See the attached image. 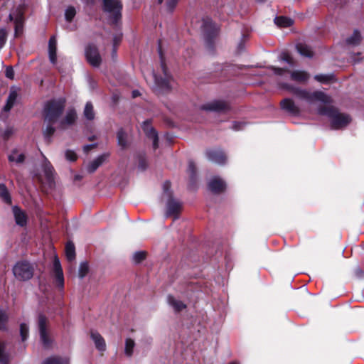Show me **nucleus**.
Listing matches in <instances>:
<instances>
[{"mask_svg":"<svg viewBox=\"0 0 364 364\" xmlns=\"http://www.w3.org/2000/svg\"><path fill=\"white\" fill-rule=\"evenodd\" d=\"M118 144L122 148H125L127 146V134L123 129H120L117 132Z\"/></svg>","mask_w":364,"mask_h":364,"instance_id":"c9c22d12","label":"nucleus"},{"mask_svg":"<svg viewBox=\"0 0 364 364\" xmlns=\"http://www.w3.org/2000/svg\"><path fill=\"white\" fill-rule=\"evenodd\" d=\"M296 50L298 53L302 56L311 58L314 55V52L311 47L305 43H298L296 45Z\"/></svg>","mask_w":364,"mask_h":364,"instance_id":"393cba45","label":"nucleus"},{"mask_svg":"<svg viewBox=\"0 0 364 364\" xmlns=\"http://www.w3.org/2000/svg\"><path fill=\"white\" fill-rule=\"evenodd\" d=\"M65 255L68 261L73 262L75 259V245L72 242H68L65 245Z\"/></svg>","mask_w":364,"mask_h":364,"instance_id":"c756f323","label":"nucleus"},{"mask_svg":"<svg viewBox=\"0 0 364 364\" xmlns=\"http://www.w3.org/2000/svg\"><path fill=\"white\" fill-rule=\"evenodd\" d=\"M91 338L95 343V347L100 351L106 350V343L102 336L96 331H92L90 334Z\"/></svg>","mask_w":364,"mask_h":364,"instance_id":"aec40b11","label":"nucleus"},{"mask_svg":"<svg viewBox=\"0 0 364 364\" xmlns=\"http://www.w3.org/2000/svg\"><path fill=\"white\" fill-rule=\"evenodd\" d=\"M53 272L58 287L62 290L64 287V277L60 260L57 256L53 260Z\"/></svg>","mask_w":364,"mask_h":364,"instance_id":"1a4fd4ad","label":"nucleus"},{"mask_svg":"<svg viewBox=\"0 0 364 364\" xmlns=\"http://www.w3.org/2000/svg\"><path fill=\"white\" fill-rule=\"evenodd\" d=\"M0 198L7 204L11 203V198L6 186L0 183Z\"/></svg>","mask_w":364,"mask_h":364,"instance_id":"2f4dec72","label":"nucleus"},{"mask_svg":"<svg viewBox=\"0 0 364 364\" xmlns=\"http://www.w3.org/2000/svg\"><path fill=\"white\" fill-rule=\"evenodd\" d=\"M65 100L64 99L53 100L48 101L44 107V120L46 123H55L65 109Z\"/></svg>","mask_w":364,"mask_h":364,"instance_id":"7ed1b4c3","label":"nucleus"},{"mask_svg":"<svg viewBox=\"0 0 364 364\" xmlns=\"http://www.w3.org/2000/svg\"><path fill=\"white\" fill-rule=\"evenodd\" d=\"M89 270L88 265L86 262H82L80 264L78 274L80 278H83L87 274Z\"/></svg>","mask_w":364,"mask_h":364,"instance_id":"58836bf2","label":"nucleus"},{"mask_svg":"<svg viewBox=\"0 0 364 364\" xmlns=\"http://www.w3.org/2000/svg\"><path fill=\"white\" fill-rule=\"evenodd\" d=\"M202 109L207 111L224 112L229 109V105L224 101L216 100L203 105Z\"/></svg>","mask_w":364,"mask_h":364,"instance_id":"ddd939ff","label":"nucleus"},{"mask_svg":"<svg viewBox=\"0 0 364 364\" xmlns=\"http://www.w3.org/2000/svg\"><path fill=\"white\" fill-rule=\"evenodd\" d=\"M159 52L161 58V68L164 73V77H159L154 73L152 74L155 85L161 90H167L171 88V77L168 74L165 63L163 60L161 46H159Z\"/></svg>","mask_w":364,"mask_h":364,"instance_id":"423d86ee","label":"nucleus"},{"mask_svg":"<svg viewBox=\"0 0 364 364\" xmlns=\"http://www.w3.org/2000/svg\"><path fill=\"white\" fill-rule=\"evenodd\" d=\"M93 147V145H86L84 146V150L85 151H88L89 150H90Z\"/></svg>","mask_w":364,"mask_h":364,"instance_id":"4d7b16f0","label":"nucleus"},{"mask_svg":"<svg viewBox=\"0 0 364 364\" xmlns=\"http://www.w3.org/2000/svg\"><path fill=\"white\" fill-rule=\"evenodd\" d=\"M346 0H328V6L331 7H337L345 4Z\"/></svg>","mask_w":364,"mask_h":364,"instance_id":"a18cd8bd","label":"nucleus"},{"mask_svg":"<svg viewBox=\"0 0 364 364\" xmlns=\"http://www.w3.org/2000/svg\"><path fill=\"white\" fill-rule=\"evenodd\" d=\"M282 60L287 62L290 65H293L292 58L287 53H284L282 56Z\"/></svg>","mask_w":364,"mask_h":364,"instance_id":"09e8293b","label":"nucleus"},{"mask_svg":"<svg viewBox=\"0 0 364 364\" xmlns=\"http://www.w3.org/2000/svg\"><path fill=\"white\" fill-rule=\"evenodd\" d=\"M57 41L55 36H51L48 42V54L51 63L55 64L57 61L56 55Z\"/></svg>","mask_w":364,"mask_h":364,"instance_id":"a211bd4d","label":"nucleus"},{"mask_svg":"<svg viewBox=\"0 0 364 364\" xmlns=\"http://www.w3.org/2000/svg\"><path fill=\"white\" fill-rule=\"evenodd\" d=\"M206 156L208 160L218 164H224L226 161V156L219 149H211L206 151Z\"/></svg>","mask_w":364,"mask_h":364,"instance_id":"4468645a","label":"nucleus"},{"mask_svg":"<svg viewBox=\"0 0 364 364\" xmlns=\"http://www.w3.org/2000/svg\"><path fill=\"white\" fill-rule=\"evenodd\" d=\"M331 76L326 75H316L314 77V79L318 82L326 83L330 81Z\"/></svg>","mask_w":364,"mask_h":364,"instance_id":"37998d69","label":"nucleus"},{"mask_svg":"<svg viewBox=\"0 0 364 364\" xmlns=\"http://www.w3.org/2000/svg\"><path fill=\"white\" fill-rule=\"evenodd\" d=\"M147 167V162L145 159H141L139 162V168L141 171H144Z\"/></svg>","mask_w":364,"mask_h":364,"instance_id":"3c124183","label":"nucleus"},{"mask_svg":"<svg viewBox=\"0 0 364 364\" xmlns=\"http://www.w3.org/2000/svg\"><path fill=\"white\" fill-rule=\"evenodd\" d=\"M271 69L274 71V73L278 75H282L284 74V72H286L285 69L276 68V67H271Z\"/></svg>","mask_w":364,"mask_h":364,"instance_id":"603ef678","label":"nucleus"},{"mask_svg":"<svg viewBox=\"0 0 364 364\" xmlns=\"http://www.w3.org/2000/svg\"><path fill=\"white\" fill-rule=\"evenodd\" d=\"M274 23L279 27H289L292 25L293 21L285 16H277L274 18Z\"/></svg>","mask_w":364,"mask_h":364,"instance_id":"7c9ffc66","label":"nucleus"},{"mask_svg":"<svg viewBox=\"0 0 364 364\" xmlns=\"http://www.w3.org/2000/svg\"><path fill=\"white\" fill-rule=\"evenodd\" d=\"M65 158L67 160L70 161H75L77 159V155L76 154L70 150H67L65 151Z\"/></svg>","mask_w":364,"mask_h":364,"instance_id":"c03bdc74","label":"nucleus"},{"mask_svg":"<svg viewBox=\"0 0 364 364\" xmlns=\"http://www.w3.org/2000/svg\"><path fill=\"white\" fill-rule=\"evenodd\" d=\"M77 119V114L75 109L68 110L65 116L60 121L59 127L61 129H65L67 127L73 124Z\"/></svg>","mask_w":364,"mask_h":364,"instance_id":"dca6fc26","label":"nucleus"},{"mask_svg":"<svg viewBox=\"0 0 364 364\" xmlns=\"http://www.w3.org/2000/svg\"><path fill=\"white\" fill-rule=\"evenodd\" d=\"M6 41V31L4 28L0 29V48L5 44Z\"/></svg>","mask_w":364,"mask_h":364,"instance_id":"49530a36","label":"nucleus"},{"mask_svg":"<svg viewBox=\"0 0 364 364\" xmlns=\"http://www.w3.org/2000/svg\"><path fill=\"white\" fill-rule=\"evenodd\" d=\"M166 199V217L178 214L181 208V204L172 198V192L171 191V183L166 181L163 184L162 199Z\"/></svg>","mask_w":364,"mask_h":364,"instance_id":"20e7f679","label":"nucleus"},{"mask_svg":"<svg viewBox=\"0 0 364 364\" xmlns=\"http://www.w3.org/2000/svg\"><path fill=\"white\" fill-rule=\"evenodd\" d=\"M29 333V328L26 323H22L20 325V335L21 337V341H25L28 337Z\"/></svg>","mask_w":364,"mask_h":364,"instance_id":"4c0bfd02","label":"nucleus"},{"mask_svg":"<svg viewBox=\"0 0 364 364\" xmlns=\"http://www.w3.org/2000/svg\"><path fill=\"white\" fill-rule=\"evenodd\" d=\"M5 75L6 77L13 79L14 77V71L11 67H7L6 69Z\"/></svg>","mask_w":364,"mask_h":364,"instance_id":"8fccbe9b","label":"nucleus"},{"mask_svg":"<svg viewBox=\"0 0 364 364\" xmlns=\"http://www.w3.org/2000/svg\"><path fill=\"white\" fill-rule=\"evenodd\" d=\"M161 1H162L161 0H159V3H160V4L161 3Z\"/></svg>","mask_w":364,"mask_h":364,"instance_id":"e2e57ef3","label":"nucleus"},{"mask_svg":"<svg viewBox=\"0 0 364 364\" xmlns=\"http://www.w3.org/2000/svg\"><path fill=\"white\" fill-rule=\"evenodd\" d=\"M104 9L110 14L113 23H117L121 18L122 4L119 0H102Z\"/></svg>","mask_w":364,"mask_h":364,"instance_id":"0eeeda50","label":"nucleus"},{"mask_svg":"<svg viewBox=\"0 0 364 364\" xmlns=\"http://www.w3.org/2000/svg\"><path fill=\"white\" fill-rule=\"evenodd\" d=\"M188 171H190L191 174L193 176L195 174V165L193 161H190L188 164Z\"/></svg>","mask_w":364,"mask_h":364,"instance_id":"864d4df0","label":"nucleus"},{"mask_svg":"<svg viewBox=\"0 0 364 364\" xmlns=\"http://www.w3.org/2000/svg\"><path fill=\"white\" fill-rule=\"evenodd\" d=\"M55 128L53 127V124L48 123L46 129L44 130V136L46 138L49 139L55 132Z\"/></svg>","mask_w":364,"mask_h":364,"instance_id":"79ce46f5","label":"nucleus"},{"mask_svg":"<svg viewBox=\"0 0 364 364\" xmlns=\"http://www.w3.org/2000/svg\"><path fill=\"white\" fill-rule=\"evenodd\" d=\"M120 39H121V37H120V36H115V37L114 38V45H115L118 41H120Z\"/></svg>","mask_w":364,"mask_h":364,"instance_id":"13d9d810","label":"nucleus"},{"mask_svg":"<svg viewBox=\"0 0 364 364\" xmlns=\"http://www.w3.org/2000/svg\"><path fill=\"white\" fill-rule=\"evenodd\" d=\"M281 108L291 115H298L300 113V109L296 105L294 102L290 98H285L280 102Z\"/></svg>","mask_w":364,"mask_h":364,"instance_id":"f8f14e48","label":"nucleus"},{"mask_svg":"<svg viewBox=\"0 0 364 364\" xmlns=\"http://www.w3.org/2000/svg\"><path fill=\"white\" fill-rule=\"evenodd\" d=\"M244 125L245 124L242 122H235L233 124V129L235 130H240L242 129Z\"/></svg>","mask_w":364,"mask_h":364,"instance_id":"5fc2aeb1","label":"nucleus"},{"mask_svg":"<svg viewBox=\"0 0 364 364\" xmlns=\"http://www.w3.org/2000/svg\"><path fill=\"white\" fill-rule=\"evenodd\" d=\"M108 154H104L97 157L88 164L87 167V171L90 173L95 172L97 168L101 166L102 163L108 158Z\"/></svg>","mask_w":364,"mask_h":364,"instance_id":"6ab92c4d","label":"nucleus"},{"mask_svg":"<svg viewBox=\"0 0 364 364\" xmlns=\"http://www.w3.org/2000/svg\"><path fill=\"white\" fill-rule=\"evenodd\" d=\"M317 112L320 115L328 117L332 129L345 128L351 122V117L349 114L340 112L333 106L319 107Z\"/></svg>","mask_w":364,"mask_h":364,"instance_id":"f257e3e1","label":"nucleus"},{"mask_svg":"<svg viewBox=\"0 0 364 364\" xmlns=\"http://www.w3.org/2000/svg\"><path fill=\"white\" fill-rule=\"evenodd\" d=\"M9 363V354L6 351V343L0 340V364Z\"/></svg>","mask_w":364,"mask_h":364,"instance_id":"c85d7f7f","label":"nucleus"},{"mask_svg":"<svg viewBox=\"0 0 364 364\" xmlns=\"http://www.w3.org/2000/svg\"><path fill=\"white\" fill-rule=\"evenodd\" d=\"M13 213L16 223L21 227L26 225L27 217L26 213L17 206L13 208Z\"/></svg>","mask_w":364,"mask_h":364,"instance_id":"412c9836","label":"nucleus"},{"mask_svg":"<svg viewBox=\"0 0 364 364\" xmlns=\"http://www.w3.org/2000/svg\"><path fill=\"white\" fill-rule=\"evenodd\" d=\"M13 133V131L11 129L9 128L4 132V137L9 138V136Z\"/></svg>","mask_w":364,"mask_h":364,"instance_id":"6e6d98bb","label":"nucleus"},{"mask_svg":"<svg viewBox=\"0 0 364 364\" xmlns=\"http://www.w3.org/2000/svg\"><path fill=\"white\" fill-rule=\"evenodd\" d=\"M9 18L11 21H14L15 23V34L18 36L23 31V18L21 14H18L17 16L14 18L13 14L9 15Z\"/></svg>","mask_w":364,"mask_h":364,"instance_id":"a878e982","label":"nucleus"},{"mask_svg":"<svg viewBox=\"0 0 364 364\" xmlns=\"http://www.w3.org/2000/svg\"><path fill=\"white\" fill-rule=\"evenodd\" d=\"M282 86V87L291 92L299 99L306 100L309 103H311L314 101H320L325 104H330L332 102L331 97L328 95L321 91L311 92L306 90L296 87L287 83H284Z\"/></svg>","mask_w":364,"mask_h":364,"instance_id":"f03ea898","label":"nucleus"},{"mask_svg":"<svg viewBox=\"0 0 364 364\" xmlns=\"http://www.w3.org/2000/svg\"><path fill=\"white\" fill-rule=\"evenodd\" d=\"M42 170L48 184L51 186L54 181V168L50 163L45 159L42 164Z\"/></svg>","mask_w":364,"mask_h":364,"instance_id":"2eb2a0df","label":"nucleus"},{"mask_svg":"<svg viewBox=\"0 0 364 364\" xmlns=\"http://www.w3.org/2000/svg\"><path fill=\"white\" fill-rule=\"evenodd\" d=\"M9 316L6 311L0 310V330L6 331Z\"/></svg>","mask_w":364,"mask_h":364,"instance_id":"e433bc0d","label":"nucleus"},{"mask_svg":"<svg viewBox=\"0 0 364 364\" xmlns=\"http://www.w3.org/2000/svg\"><path fill=\"white\" fill-rule=\"evenodd\" d=\"M361 41V36L358 31H355L353 35L346 39V43L348 45L356 46L360 43Z\"/></svg>","mask_w":364,"mask_h":364,"instance_id":"f704fd0d","label":"nucleus"},{"mask_svg":"<svg viewBox=\"0 0 364 364\" xmlns=\"http://www.w3.org/2000/svg\"><path fill=\"white\" fill-rule=\"evenodd\" d=\"M114 54H115V50L114 49L112 55H114Z\"/></svg>","mask_w":364,"mask_h":364,"instance_id":"052dcab7","label":"nucleus"},{"mask_svg":"<svg viewBox=\"0 0 364 364\" xmlns=\"http://www.w3.org/2000/svg\"><path fill=\"white\" fill-rule=\"evenodd\" d=\"M167 301L168 305L171 306L176 312H180L186 308V305L183 301L176 299L171 295L168 296Z\"/></svg>","mask_w":364,"mask_h":364,"instance_id":"5701e85b","label":"nucleus"},{"mask_svg":"<svg viewBox=\"0 0 364 364\" xmlns=\"http://www.w3.org/2000/svg\"><path fill=\"white\" fill-rule=\"evenodd\" d=\"M8 159L10 162H14L16 164H21L25 160V156L23 154H18L16 149H14L9 155Z\"/></svg>","mask_w":364,"mask_h":364,"instance_id":"cd10ccee","label":"nucleus"},{"mask_svg":"<svg viewBox=\"0 0 364 364\" xmlns=\"http://www.w3.org/2000/svg\"><path fill=\"white\" fill-rule=\"evenodd\" d=\"M291 79L294 81L303 83L309 79V74L304 70H294L290 73Z\"/></svg>","mask_w":364,"mask_h":364,"instance_id":"4be33fe9","label":"nucleus"},{"mask_svg":"<svg viewBox=\"0 0 364 364\" xmlns=\"http://www.w3.org/2000/svg\"><path fill=\"white\" fill-rule=\"evenodd\" d=\"M209 189L215 193L223 191L225 188V182L218 177H213L208 183Z\"/></svg>","mask_w":364,"mask_h":364,"instance_id":"f3484780","label":"nucleus"},{"mask_svg":"<svg viewBox=\"0 0 364 364\" xmlns=\"http://www.w3.org/2000/svg\"><path fill=\"white\" fill-rule=\"evenodd\" d=\"M229 364H237V363L233 362V363H229Z\"/></svg>","mask_w":364,"mask_h":364,"instance_id":"680f3d73","label":"nucleus"},{"mask_svg":"<svg viewBox=\"0 0 364 364\" xmlns=\"http://www.w3.org/2000/svg\"><path fill=\"white\" fill-rule=\"evenodd\" d=\"M33 267L28 262H17L13 267L15 277L21 281H26L32 278L33 275Z\"/></svg>","mask_w":364,"mask_h":364,"instance_id":"39448f33","label":"nucleus"},{"mask_svg":"<svg viewBox=\"0 0 364 364\" xmlns=\"http://www.w3.org/2000/svg\"><path fill=\"white\" fill-rule=\"evenodd\" d=\"M38 329L40 333L41 340L43 344L47 347L50 345V340L46 332V318L44 315L40 314L38 316Z\"/></svg>","mask_w":364,"mask_h":364,"instance_id":"9b49d317","label":"nucleus"},{"mask_svg":"<svg viewBox=\"0 0 364 364\" xmlns=\"http://www.w3.org/2000/svg\"><path fill=\"white\" fill-rule=\"evenodd\" d=\"M84 115L85 118L88 120H92L95 117V112L93 109V106L91 102H87L85 105L84 109Z\"/></svg>","mask_w":364,"mask_h":364,"instance_id":"72a5a7b5","label":"nucleus"},{"mask_svg":"<svg viewBox=\"0 0 364 364\" xmlns=\"http://www.w3.org/2000/svg\"><path fill=\"white\" fill-rule=\"evenodd\" d=\"M145 257H146V252L144 251L136 252L133 255V260L136 263L141 262V261H143L145 259Z\"/></svg>","mask_w":364,"mask_h":364,"instance_id":"a19ab883","label":"nucleus"},{"mask_svg":"<svg viewBox=\"0 0 364 364\" xmlns=\"http://www.w3.org/2000/svg\"><path fill=\"white\" fill-rule=\"evenodd\" d=\"M70 360L67 357L53 356L46 358L41 364H69Z\"/></svg>","mask_w":364,"mask_h":364,"instance_id":"bb28decb","label":"nucleus"},{"mask_svg":"<svg viewBox=\"0 0 364 364\" xmlns=\"http://www.w3.org/2000/svg\"><path fill=\"white\" fill-rule=\"evenodd\" d=\"M76 11L74 7L70 6L65 10V16L68 21H71L75 16Z\"/></svg>","mask_w":364,"mask_h":364,"instance_id":"ea45409f","label":"nucleus"},{"mask_svg":"<svg viewBox=\"0 0 364 364\" xmlns=\"http://www.w3.org/2000/svg\"><path fill=\"white\" fill-rule=\"evenodd\" d=\"M135 346L136 343L134 340L131 338H127L124 341V355L128 358H131L134 354Z\"/></svg>","mask_w":364,"mask_h":364,"instance_id":"b1692460","label":"nucleus"},{"mask_svg":"<svg viewBox=\"0 0 364 364\" xmlns=\"http://www.w3.org/2000/svg\"><path fill=\"white\" fill-rule=\"evenodd\" d=\"M139 92H138V91H136V90H134V91H133V92H132V95H133V97H136V96H138V95H139Z\"/></svg>","mask_w":364,"mask_h":364,"instance_id":"bf43d9fd","label":"nucleus"},{"mask_svg":"<svg viewBox=\"0 0 364 364\" xmlns=\"http://www.w3.org/2000/svg\"><path fill=\"white\" fill-rule=\"evenodd\" d=\"M85 56L87 60L92 66H100L102 62V58L99 53L97 48L95 45L90 44L86 47Z\"/></svg>","mask_w":364,"mask_h":364,"instance_id":"6e6552de","label":"nucleus"},{"mask_svg":"<svg viewBox=\"0 0 364 364\" xmlns=\"http://www.w3.org/2000/svg\"><path fill=\"white\" fill-rule=\"evenodd\" d=\"M178 0H167L166 1V7L167 9L169 11H171L173 10V9L176 7Z\"/></svg>","mask_w":364,"mask_h":364,"instance_id":"de8ad7c7","label":"nucleus"},{"mask_svg":"<svg viewBox=\"0 0 364 364\" xmlns=\"http://www.w3.org/2000/svg\"><path fill=\"white\" fill-rule=\"evenodd\" d=\"M142 129L144 130L145 134L150 139H153V147L154 149L158 148V134L156 130L152 127L151 124V122L149 120H146L142 124Z\"/></svg>","mask_w":364,"mask_h":364,"instance_id":"9d476101","label":"nucleus"},{"mask_svg":"<svg viewBox=\"0 0 364 364\" xmlns=\"http://www.w3.org/2000/svg\"><path fill=\"white\" fill-rule=\"evenodd\" d=\"M16 99H17L16 92H15V91L11 92L8 97L6 104L4 107V110L6 112L10 111V109L12 108V107L15 104Z\"/></svg>","mask_w":364,"mask_h":364,"instance_id":"473e14b6","label":"nucleus"}]
</instances>
